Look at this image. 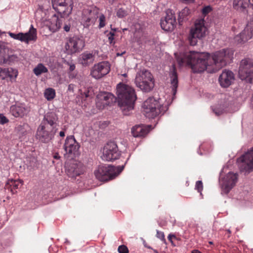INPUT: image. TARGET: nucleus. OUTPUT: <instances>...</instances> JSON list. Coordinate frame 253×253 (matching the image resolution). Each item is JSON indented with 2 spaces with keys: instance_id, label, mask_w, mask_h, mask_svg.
<instances>
[{
  "instance_id": "42",
  "label": "nucleus",
  "mask_w": 253,
  "mask_h": 253,
  "mask_svg": "<svg viewBox=\"0 0 253 253\" xmlns=\"http://www.w3.org/2000/svg\"><path fill=\"white\" fill-rule=\"evenodd\" d=\"M8 122V119L3 114H0V124L4 125Z\"/></svg>"
},
{
  "instance_id": "49",
  "label": "nucleus",
  "mask_w": 253,
  "mask_h": 253,
  "mask_svg": "<svg viewBox=\"0 0 253 253\" xmlns=\"http://www.w3.org/2000/svg\"><path fill=\"white\" fill-rule=\"evenodd\" d=\"M64 29L66 32H69L70 30V26L69 25H65L64 26Z\"/></svg>"
},
{
  "instance_id": "2",
  "label": "nucleus",
  "mask_w": 253,
  "mask_h": 253,
  "mask_svg": "<svg viewBox=\"0 0 253 253\" xmlns=\"http://www.w3.org/2000/svg\"><path fill=\"white\" fill-rule=\"evenodd\" d=\"M116 93L118 105L124 115H129L134 109L136 99L134 89L128 85L119 83L117 85Z\"/></svg>"
},
{
  "instance_id": "56",
  "label": "nucleus",
  "mask_w": 253,
  "mask_h": 253,
  "mask_svg": "<svg viewBox=\"0 0 253 253\" xmlns=\"http://www.w3.org/2000/svg\"><path fill=\"white\" fill-rule=\"evenodd\" d=\"M192 253H202L200 251L197 250H194L192 251Z\"/></svg>"
},
{
  "instance_id": "36",
  "label": "nucleus",
  "mask_w": 253,
  "mask_h": 253,
  "mask_svg": "<svg viewBox=\"0 0 253 253\" xmlns=\"http://www.w3.org/2000/svg\"><path fill=\"white\" fill-rule=\"evenodd\" d=\"M7 78H9L10 80L15 81L18 74V70L12 68H7Z\"/></svg>"
},
{
  "instance_id": "25",
  "label": "nucleus",
  "mask_w": 253,
  "mask_h": 253,
  "mask_svg": "<svg viewBox=\"0 0 253 253\" xmlns=\"http://www.w3.org/2000/svg\"><path fill=\"white\" fill-rule=\"evenodd\" d=\"M57 118L54 113H48L45 115L43 120L41 124H44L50 127L52 129L56 128V121Z\"/></svg>"
},
{
  "instance_id": "51",
  "label": "nucleus",
  "mask_w": 253,
  "mask_h": 253,
  "mask_svg": "<svg viewBox=\"0 0 253 253\" xmlns=\"http://www.w3.org/2000/svg\"><path fill=\"white\" fill-rule=\"evenodd\" d=\"M8 58L9 59H12V60L17 59V57L15 55H12L8 56Z\"/></svg>"
},
{
  "instance_id": "38",
  "label": "nucleus",
  "mask_w": 253,
  "mask_h": 253,
  "mask_svg": "<svg viewBox=\"0 0 253 253\" xmlns=\"http://www.w3.org/2000/svg\"><path fill=\"white\" fill-rule=\"evenodd\" d=\"M212 109L217 116H219L225 111V107L224 105H220L219 107H212Z\"/></svg>"
},
{
  "instance_id": "55",
  "label": "nucleus",
  "mask_w": 253,
  "mask_h": 253,
  "mask_svg": "<svg viewBox=\"0 0 253 253\" xmlns=\"http://www.w3.org/2000/svg\"><path fill=\"white\" fill-rule=\"evenodd\" d=\"M94 133V130L93 129H91L90 130H89V132H88V135L90 136V135H91L92 134Z\"/></svg>"
},
{
  "instance_id": "48",
  "label": "nucleus",
  "mask_w": 253,
  "mask_h": 253,
  "mask_svg": "<svg viewBox=\"0 0 253 253\" xmlns=\"http://www.w3.org/2000/svg\"><path fill=\"white\" fill-rule=\"evenodd\" d=\"M75 85L73 84H70L68 87V91L73 92Z\"/></svg>"
},
{
  "instance_id": "1",
  "label": "nucleus",
  "mask_w": 253,
  "mask_h": 253,
  "mask_svg": "<svg viewBox=\"0 0 253 253\" xmlns=\"http://www.w3.org/2000/svg\"><path fill=\"white\" fill-rule=\"evenodd\" d=\"M233 50L230 48L222 49L212 54L208 53L190 51L186 53H175L174 55L179 66L184 63L190 65L194 73L207 71L212 73L224 67L233 56Z\"/></svg>"
},
{
  "instance_id": "8",
  "label": "nucleus",
  "mask_w": 253,
  "mask_h": 253,
  "mask_svg": "<svg viewBox=\"0 0 253 253\" xmlns=\"http://www.w3.org/2000/svg\"><path fill=\"white\" fill-rule=\"evenodd\" d=\"M53 8L61 17H68L72 13L73 7V0H51Z\"/></svg>"
},
{
  "instance_id": "54",
  "label": "nucleus",
  "mask_w": 253,
  "mask_h": 253,
  "mask_svg": "<svg viewBox=\"0 0 253 253\" xmlns=\"http://www.w3.org/2000/svg\"><path fill=\"white\" fill-rule=\"evenodd\" d=\"M183 1L186 3L193 2L195 0H182Z\"/></svg>"
},
{
  "instance_id": "45",
  "label": "nucleus",
  "mask_w": 253,
  "mask_h": 253,
  "mask_svg": "<svg viewBox=\"0 0 253 253\" xmlns=\"http://www.w3.org/2000/svg\"><path fill=\"white\" fill-rule=\"evenodd\" d=\"M156 236L162 241H165V234L163 232L157 230Z\"/></svg>"
},
{
  "instance_id": "6",
  "label": "nucleus",
  "mask_w": 253,
  "mask_h": 253,
  "mask_svg": "<svg viewBox=\"0 0 253 253\" xmlns=\"http://www.w3.org/2000/svg\"><path fill=\"white\" fill-rule=\"evenodd\" d=\"M203 18L197 19L190 30L188 40L191 45H195L198 40L205 38L208 34V28Z\"/></svg>"
},
{
  "instance_id": "44",
  "label": "nucleus",
  "mask_w": 253,
  "mask_h": 253,
  "mask_svg": "<svg viewBox=\"0 0 253 253\" xmlns=\"http://www.w3.org/2000/svg\"><path fill=\"white\" fill-rule=\"evenodd\" d=\"M118 252L119 253H128V250L126 246L122 245L119 247Z\"/></svg>"
},
{
  "instance_id": "27",
  "label": "nucleus",
  "mask_w": 253,
  "mask_h": 253,
  "mask_svg": "<svg viewBox=\"0 0 253 253\" xmlns=\"http://www.w3.org/2000/svg\"><path fill=\"white\" fill-rule=\"evenodd\" d=\"M173 66V69L170 74V81L171 88V92L173 96H174L176 93V89L178 86V79L175 70L174 65Z\"/></svg>"
},
{
  "instance_id": "32",
  "label": "nucleus",
  "mask_w": 253,
  "mask_h": 253,
  "mask_svg": "<svg viewBox=\"0 0 253 253\" xmlns=\"http://www.w3.org/2000/svg\"><path fill=\"white\" fill-rule=\"evenodd\" d=\"M189 9L187 7L184 8L179 12L178 19L179 24H182L181 23L186 19V17L189 15Z\"/></svg>"
},
{
  "instance_id": "30",
  "label": "nucleus",
  "mask_w": 253,
  "mask_h": 253,
  "mask_svg": "<svg viewBox=\"0 0 253 253\" xmlns=\"http://www.w3.org/2000/svg\"><path fill=\"white\" fill-rule=\"evenodd\" d=\"M47 68L42 63L38 64L33 70V72L37 76L41 75L42 74L47 73Z\"/></svg>"
},
{
  "instance_id": "16",
  "label": "nucleus",
  "mask_w": 253,
  "mask_h": 253,
  "mask_svg": "<svg viewBox=\"0 0 253 253\" xmlns=\"http://www.w3.org/2000/svg\"><path fill=\"white\" fill-rule=\"evenodd\" d=\"M84 46V41L82 37L74 36L70 38L66 44V49L70 53L80 51Z\"/></svg>"
},
{
  "instance_id": "61",
  "label": "nucleus",
  "mask_w": 253,
  "mask_h": 253,
  "mask_svg": "<svg viewBox=\"0 0 253 253\" xmlns=\"http://www.w3.org/2000/svg\"><path fill=\"white\" fill-rule=\"evenodd\" d=\"M122 76L126 77L127 76V74L126 73H125V74H122Z\"/></svg>"
},
{
  "instance_id": "15",
  "label": "nucleus",
  "mask_w": 253,
  "mask_h": 253,
  "mask_svg": "<svg viewBox=\"0 0 253 253\" xmlns=\"http://www.w3.org/2000/svg\"><path fill=\"white\" fill-rule=\"evenodd\" d=\"M116 97L111 93L100 92L96 97V106L99 109H103L108 105L115 102Z\"/></svg>"
},
{
  "instance_id": "46",
  "label": "nucleus",
  "mask_w": 253,
  "mask_h": 253,
  "mask_svg": "<svg viewBox=\"0 0 253 253\" xmlns=\"http://www.w3.org/2000/svg\"><path fill=\"white\" fill-rule=\"evenodd\" d=\"M211 10V8L210 6H207L204 7L202 9L203 14L206 15L209 13Z\"/></svg>"
},
{
  "instance_id": "40",
  "label": "nucleus",
  "mask_w": 253,
  "mask_h": 253,
  "mask_svg": "<svg viewBox=\"0 0 253 253\" xmlns=\"http://www.w3.org/2000/svg\"><path fill=\"white\" fill-rule=\"evenodd\" d=\"M7 68H0V78L4 80L7 78Z\"/></svg>"
},
{
  "instance_id": "18",
  "label": "nucleus",
  "mask_w": 253,
  "mask_h": 253,
  "mask_svg": "<svg viewBox=\"0 0 253 253\" xmlns=\"http://www.w3.org/2000/svg\"><path fill=\"white\" fill-rule=\"evenodd\" d=\"M80 145L73 136L67 137L64 145V149L66 154L76 156L78 155Z\"/></svg>"
},
{
  "instance_id": "24",
  "label": "nucleus",
  "mask_w": 253,
  "mask_h": 253,
  "mask_svg": "<svg viewBox=\"0 0 253 253\" xmlns=\"http://www.w3.org/2000/svg\"><path fill=\"white\" fill-rule=\"evenodd\" d=\"M62 22L55 14L51 19L46 21L45 25L50 31L55 32L60 29Z\"/></svg>"
},
{
  "instance_id": "53",
  "label": "nucleus",
  "mask_w": 253,
  "mask_h": 253,
  "mask_svg": "<svg viewBox=\"0 0 253 253\" xmlns=\"http://www.w3.org/2000/svg\"><path fill=\"white\" fill-rule=\"evenodd\" d=\"M59 135L61 137H64L65 136V132L63 130L60 131L59 132Z\"/></svg>"
},
{
  "instance_id": "37",
  "label": "nucleus",
  "mask_w": 253,
  "mask_h": 253,
  "mask_svg": "<svg viewBox=\"0 0 253 253\" xmlns=\"http://www.w3.org/2000/svg\"><path fill=\"white\" fill-rule=\"evenodd\" d=\"M98 18L99 21L98 28L101 29L106 25V17L103 14L101 13L98 14Z\"/></svg>"
},
{
  "instance_id": "34",
  "label": "nucleus",
  "mask_w": 253,
  "mask_h": 253,
  "mask_svg": "<svg viewBox=\"0 0 253 253\" xmlns=\"http://www.w3.org/2000/svg\"><path fill=\"white\" fill-rule=\"evenodd\" d=\"M44 96L48 101H50L55 97V91L52 88H46L44 91Z\"/></svg>"
},
{
  "instance_id": "14",
  "label": "nucleus",
  "mask_w": 253,
  "mask_h": 253,
  "mask_svg": "<svg viewBox=\"0 0 253 253\" xmlns=\"http://www.w3.org/2000/svg\"><path fill=\"white\" fill-rule=\"evenodd\" d=\"M238 166L241 171L253 169V147L237 159Z\"/></svg>"
},
{
  "instance_id": "26",
  "label": "nucleus",
  "mask_w": 253,
  "mask_h": 253,
  "mask_svg": "<svg viewBox=\"0 0 253 253\" xmlns=\"http://www.w3.org/2000/svg\"><path fill=\"white\" fill-rule=\"evenodd\" d=\"M23 184V181L21 179H8L5 184V188L10 189V191L14 194L16 190L19 189Z\"/></svg>"
},
{
  "instance_id": "59",
  "label": "nucleus",
  "mask_w": 253,
  "mask_h": 253,
  "mask_svg": "<svg viewBox=\"0 0 253 253\" xmlns=\"http://www.w3.org/2000/svg\"><path fill=\"white\" fill-rule=\"evenodd\" d=\"M110 27H111V30L113 31L114 33V32L116 31V29H113V28H112V25H110Z\"/></svg>"
},
{
  "instance_id": "62",
  "label": "nucleus",
  "mask_w": 253,
  "mask_h": 253,
  "mask_svg": "<svg viewBox=\"0 0 253 253\" xmlns=\"http://www.w3.org/2000/svg\"><path fill=\"white\" fill-rule=\"evenodd\" d=\"M155 253H158V252L156 250H154Z\"/></svg>"
},
{
  "instance_id": "19",
  "label": "nucleus",
  "mask_w": 253,
  "mask_h": 253,
  "mask_svg": "<svg viewBox=\"0 0 253 253\" xmlns=\"http://www.w3.org/2000/svg\"><path fill=\"white\" fill-rule=\"evenodd\" d=\"M235 75L230 70H224L218 78V82L222 87L227 88L234 82Z\"/></svg>"
},
{
  "instance_id": "43",
  "label": "nucleus",
  "mask_w": 253,
  "mask_h": 253,
  "mask_svg": "<svg viewBox=\"0 0 253 253\" xmlns=\"http://www.w3.org/2000/svg\"><path fill=\"white\" fill-rule=\"evenodd\" d=\"M81 95H82V98L83 99H84L88 97L91 96L92 95V93L90 90H85L84 93H81Z\"/></svg>"
},
{
  "instance_id": "31",
  "label": "nucleus",
  "mask_w": 253,
  "mask_h": 253,
  "mask_svg": "<svg viewBox=\"0 0 253 253\" xmlns=\"http://www.w3.org/2000/svg\"><path fill=\"white\" fill-rule=\"evenodd\" d=\"M6 57V48L3 45H0V65L6 64L7 62Z\"/></svg>"
},
{
  "instance_id": "63",
  "label": "nucleus",
  "mask_w": 253,
  "mask_h": 253,
  "mask_svg": "<svg viewBox=\"0 0 253 253\" xmlns=\"http://www.w3.org/2000/svg\"><path fill=\"white\" fill-rule=\"evenodd\" d=\"M227 232H228V233H229L231 232V231H230V230L229 229L227 230Z\"/></svg>"
},
{
  "instance_id": "39",
  "label": "nucleus",
  "mask_w": 253,
  "mask_h": 253,
  "mask_svg": "<svg viewBox=\"0 0 253 253\" xmlns=\"http://www.w3.org/2000/svg\"><path fill=\"white\" fill-rule=\"evenodd\" d=\"M116 14L118 17L122 18L127 15V12L123 8H120L117 10Z\"/></svg>"
},
{
  "instance_id": "13",
  "label": "nucleus",
  "mask_w": 253,
  "mask_h": 253,
  "mask_svg": "<svg viewBox=\"0 0 253 253\" xmlns=\"http://www.w3.org/2000/svg\"><path fill=\"white\" fill-rule=\"evenodd\" d=\"M110 71V64L107 61H102L94 64L90 70V75L95 79H100Z\"/></svg>"
},
{
  "instance_id": "29",
  "label": "nucleus",
  "mask_w": 253,
  "mask_h": 253,
  "mask_svg": "<svg viewBox=\"0 0 253 253\" xmlns=\"http://www.w3.org/2000/svg\"><path fill=\"white\" fill-rule=\"evenodd\" d=\"M68 174L71 177H75L81 174V171L76 164H73L69 167H66Z\"/></svg>"
},
{
  "instance_id": "60",
  "label": "nucleus",
  "mask_w": 253,
  "mask_h": 253,
  "mask_svg": "<svg viewBox=\"0 0 253 253\" xmlns=\"http://www.w3.org/2000/svg\"><path fill=\"white\" fill-rule=\"evenodd\" d=\"M124 53H125V52H123V53H117V56H121V55H123Z\"/></svg>"
},
{
  "instance_id": "41",
  "label": "nucleus",
  "mask_w": 253,
  "mask_h": 253,
  "mask_svg": "<svg viewBox=\"0 0 253 253\" xmlns=\"http://www.w3.org/2000/svg\"><path fill=\"white\" fill-rule=\"evenodd\" d=\"M203 186L202 181H197L195 185V189L202 194L201 192L203 190Z\"/></svg>"
},
{
  "instance_id": "28",
  "label": "nucleus",
  "mask_w": 253,
  "mask_h": 253,
  "mask_svg": "<svg viewBox=\"0 0 253 253\" xmlns=\"http://www.w3.org/2000/svg\"><path fill=\"white\" fill-rule=\"evenodd\" d=\"M249 0H234L233 7L238 11H244L249 5Z\"/></svg>"
},
{
  "instance_id": "23",
  "label": "nucleus",
  "mask_w": 253,
  "mask_h": 253,
  "mask_svg": "<svg viewBox=\"0 0 253 253\" xmlns=\"http://www.w3.org/2000/svg\"><path fill=\"white\" fill-rule=\"evenodd\" d=\"M150 125H136L132 127L131 133L135 137H142L146 135L150 131Z\"/></svg>"
},
{
  "instance_id": "9",
  "label": "nucleus",
  "mask_w": 253,
  "mask_h": 253,
  "mask_svg": "<svg viewBox=\"0 0 253 253\" xmlns=\"http://www.w3.org/2000/svg\"><path fill=\"white\" fill-rule=\"evenodd\" d=\"M121 155L116 143L114 141L108 142L104 147L101 158L106 161H112L119 158Z\"/></svg>"
},
{
  "instance_id": "33",
  "label": "nucleus",
  "mask_w": 253,
  "mask_h": 253,
  "mask_svg": "<svg viewBox=\"0 0 253 253\" xmlns=\"http://www.w3.org/2000/svg\"><path fill=\"white\" fill-rule=\"evenodd\" d=\"M37 160L35 157H27L26 161V165L29 169H33L37 167Z\"/></svg>"
},
{
  "instance_id": "58",
  "label": "nucleus",
  "mask_w": 253,
  "mask_h": 253,
  "mask_svg": "<svg viewBox=\"0 0 253 253\" xmlns=\"http://www.w3.org/2000/svg\"><path fill=\"white\" fill-rule=\"evenodd\" d=\"M250 0L249 3H250L253 7V0Z\"/></svg>"
},
{
  "instance_id": "17",
  "label": "nucleus",
  "mask_w": 253,
  "mask_h": 253,
  "mask_svg": "<svg viewBox=\"0 0 253 253\" xmlns=\"http://www.w3.org/2000/svg\"><path fill=\"white\" fill-rule=\"evenodd\" d=\"M253 36V19L249 21L244 30L235 38L238 43H243L250 40Z\"/></svg>"
},
{
  "instance_id": "4",
  "label": "nucleus",
  "mask_w": 253,
  "mask_h": 253,
  "mask_svg": "<svg viewBox=\"0 0 253 253\" xmlns=\"http://www.w3.org/2000/svg\"><path fill=\"white\" fill-rule=\"evenodd\" d=\"M136 86L145 92H150L154 86V80L151 73L143 69L138 71L135 78Z\"/></svg>"
},
{
  "instance_id": "50",
  "label": "nucleus",
  "mask_w": 253,
  "mask_h": 253,
  "mask_svg": "<svg viewBox=\"0 0 253 253\" xmlns=\"http://www.w3.org/2000/svg\"><path fill=\"white\" fill-rule=\"evenodd\" d=\"M168 239L169 241H170L171 242H172V238H175V236L173 234H169L168 236Z\"/></svg>"
},
{
  "instance_id": "10",
  "label": "nucleus",
  "mask_w": 253,
  "mask_h": 253,
  "mask_svg": "<svg viewBox=\"0 0 253 253\" xmlns=\"http://www.w3.org/2000/svg\"><path fill=\"white\" fill-rule=\"evenodd\" d=\"M8 34L11 38L27 44L31 41H36L37 38V30L34 28L33 25H31L29 31L26 33L15 34L9 32Z\"/></svg>"
},
{
  "instance_id": "3",
  "label": "nucleus",
  "mask_w": 253,
  "mask_h": 253,
  "mask_svg": "<svg viewBox=\"0 0 253 253\" xmlns=\"http://www.w3.org/2000/svg\"><path fill=\"white\" fill-rule=\"evenodd\" d=\"M144 115L148 118H154L159 114H164L168 109V105H161L153 97L145 100L142 105Z\"/></svg>"
},
{
  "instance_id": "35",
  "label": "nucleus",
  "mask_w": 253,
  "mask_h": 253,
  "mask_svg": "<svg viewBox=\"0 0 253 253\" xmlns=\"http://www.w3.org/2000/svg\"><path fill=\"white\" fill-rule=\"evenodd\" d=\"M82 63L86 64L88 62H92L94 60V56L92 53H84L82 55Z\"/></svg>"
},
{
  "instance_id": "12",
  "label": "nucleus",
  "mask_w": 253,
  "mask_h": 253,
  "mask_svg": "<svg viewBox=\"0 0 253 253\" xmlns=\"http://www.w3.org/2000/svg\"><path fill=\"white\" fill-rule=\"evenodd\" d=\"M57 129H52L44 124H41L38 128L36 137L43 143L49 142L54 137Z\"/></svg>"
},
{
  "instance_id": "5",
  "label": "nucleus",
  "mask_w": 253,
  "mask_h": 253,
  "mask_svg": "<svg viewBox=\"0 0 253 253\" xmlns=\"http://www.w3.org/2000/svg\"><path fill=\"white\" fill-rule=\"evenodd\" d=\"M124 168V166L115 167L111 165H100L94 171V175L99 180L106 181L118 176Z\"/></svg>"
},
{
  "instance_id": "47",
  "label": "nucleus",
  "mask_w": 253,
  "mask_h": 253,
  "mask_svg": "<svg viewBox=\"0 0 253 253\" xmlns=\"http://www.w3.org/2000/svg\"><path fill=\"white\" fill-rule=\"evenodd\" d=\"M107 36L108 37V40H109V42L110 43H112L114 39V36H115L114 33L112 32H109V33L108 34Z\"/></svg>"
},
{
  "instance_id": "11",
  "label": "nucleus",
  "mask_w": 253,
  "mask_h": 253,
  "mask_svg": "<svg viewBox=\"0 0 253 253\" xmlns=\"http://www.w3.org/2000/svg\"><path fill=\"white\" fill-rule=\"evenodd\" d=\"M237 180V174L232 172H229L220 180L221 193L227 194L235 186Z\"/></svg>"
},
{
  "instance_id": "52",
  "label": "nucleus",
  "mask_w": 253,
  "mask_h": 253,
  "mask_svg": "<svg viewBox=\"0 0 253 253\" xmlns=\"http://www.w3.org/2000/svg\"><path fill=\"white\" fill-rule=\"evenodd\" d=\"M75 69V66L74 64L71 65L70 66V70L73 71Z\"/></svg>"
},
{
  "instance_id": "21",
  "label": "nucleus",
  "mask_w": 253,
  "mask_h": 253,
  "mask_svg": "<svg viewBox=\"0 0 253 253\" xmlns=\"http://www.w3.org/2000/svg\"><path fill=\"white\" fill-rule=\"evenodd\" d=\"M161 26L166 31H172L176 25V18L171 12L167 13L164 19L161 21Z\"/></svg>"
},
{
  "instance_id": "7",
  "label": "nucleus",
  "mask_w": 253,
  "mask_h": 253,
  "mask_svg": "<svg viewBox=\"0 0 253 253\" xmlns=\"http://www.w3.org/2000/svg\"><path fill=\"white\" fill-rule=\"evenodd\" d=\"M238 77L242 81L247 83H253V60L245 58L240 62Z\"/></svg>"
},
{
  "instance_id": "57",
  "label": "nucleus",
  "mask_w": 253,
  "mask_h": 253,
  "mask_svg": "<svg viewBox=\"0 0 253 253\" xmlns=\"http://www.w3.org/2000/svg\"><path fill=\"white\" fill-rule=\"evenodd\" d=\"M54 158L55 159H58L60 158V157L58 155H56L54 156Z\"/></svg>"
},
{
  "instance_id": "20",
  "label": "nucleus",
  "mask_w": 253,
  "mask_h": 253,
  "mask_svg": "<svg viewBox=\"0 0 253 253\" xmlns=\"http://www.w3.org/2000/svg\"><path fill=\"white\" fill-rule=\"evenodd\" d=\"M30 111L29 108L24 103L16 102L10 107V113L14 117H23Z\"/></svg>"
},
{
  "instance_id": "22",
  "label": "nucleus",
  "mask_w": 253,
  "mask_h": 253,
  "mask_svg": "<svg viewBox=\"0 0 253 253\" xmlns=\"http://www.w3.org/2000/svg\"><path fill=\"white\" fill-rule=\"evenodd\" d=\"M99 9L96 7H91L87 10V14L84 17V26L85 28H89L93 26L98 18Z\"/></svg>"
}]
</instances>
